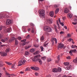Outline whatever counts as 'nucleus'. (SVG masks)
Instances as JSON below:
<instances>
[{"instance_id": "f257e3e1", "label": "nucleus", "mask_w": 77, "mask_h": 77, "mask_svg": "<svg viewBox=\"0 0 77 77\" xmlns=\"http://www.w3.org/2000/svg\"><path fill=\"white\" fill-rule=\"evenodd\" d=\"M38 12L40 14L39 16L41 18H42V19L45 18V16L44 14L45 11L44 10H40L38 11Z\"/></svg>"}, {"instance_id": "f03ea898", "label": "nucleus", "mask_w": 77, "mask_h": 77, "mask_svg": "<svg viewBox=\"0 0 77 77\" xmlns=\"http://www.w3.org/2000/svg\"><path fill=\"white\" fill-rule=\"evenodd\" d=\"M44 30L47 32H50L52 31V29L48 26H44Z\"/></svg>"}, {"instance_id": "7ed1b4c3", "label": "nucleus", "mask_w": 77, "mask_h": 77, "mask_svg": "<svg viewBox=\"0 0 77 77\" xmlns=\"http://www.w3.org/2000/svg\"><path fill=\"white\" fill-rule=\"evenodd\" d=\"M8 14H4L1 15V16L0 17L1 19H3V18H7L9 17V15H8Z\"/></svg>"}, {"instance_id": "20e7f679", "label": "nucleus", "mask_w": 77, "mask_h": 77, "mask_svg": "<svg viewBox=\"0 0 77 77\" xmlns=\"http://www.w3.org/2000/svg\"><path fill=\"white\" fill-rule=\"evenodd\" d=\"M64 47V44H62V43H60L59 44V45H58V49L59 50V48H63Z\"/></svg>"}, {"instance_id": "39448f33", "label": "nucleus", "mask_w": 77, "mask_h": 77, "mask_svg": "<svg viewBox=\"0 0 77 77\" xmlns=\"http://www.w3.org/2000/svg\"><path fill=\"white\" fill-rule=\"evenodd\" d=\"M25 63V60H23V61L22 60H20L18 63V66H21L23 65V63Z\"/></svg>"}, {"instance_id": "423d86ee", "label": "nucleus", "mask_w": 77, "mask_h": 77, "mask_svg": "<svg viewBox=\"0 0 77 77\" xmlns=\"http://www.w3.org/2000/svg\"><path fill=\"white\" fill-rule=\"evenodd\" d=\"M54 41H55V42L56 43H57V40L56 38H53L51 39V41L52 43V45H53L54 44Z\"/></svg>"}, {"instance_id": "0eeeda50", "label": "nucleus", "mask_w": 77, "mask_h": 77, "mask_svg": "<svg viewBox=\"0 0 77 77\" xmlns=\"http://www.w3.org/2000/svg\"><path fill=\"white\" fill-rule=\"evenodd\" d=\"M0 54H1V56L2 57H5L7 56V54L5 52H0Z\"/></svg>"}, {"instance_id": "6e6552de", "label": "nucleus", "mask_w": 77, "mask_h": 77, "mask_svg": "<svg viewBox=\"0 0 77 77\" xmlns=\"http://www.w3.org/2000/svg\"><path fill=\"white\" fill-rule=\"evenodd\" d=\"M11 23V20L8 19L6 20V24L8 25L10 24Z\"/></svg>"}, {"instance_id": "1a4fd4ad", "label": "nucleus", "mask_w": 77, "mask_h": 77, "mask_svg": "<svg viewBox=\"0 0 77 77\" xmlns=\"http://www.w3.org/2000/svg\"><path fill=\"white\" fill-rule=\"evenodd\" d=\"M38 58L37 57H36L35 56L34 57V59H32V60L33 61L37 62L38 61Z\"/></svg>"}, {"instance_id": "9d476101", "label": "nucleus", "mask_w": 77, "mask_h": 77, "mask_svg": "<svg viewBox=\"0 0 77 77\" xmlns=\"http://www.w3.org/2000/svg\"><path fill=\"white\" fill-rule=\"evenodd\" d=\"M52 71L54 72H58V70L57 69L54 68L53 69Z\"/></svg>"}, {"instance_id": "9b49d317", "label": "nucleus", "mask_w": 77, "mask_h": 77, "mask_svg": "<svg viewBox=\"0 0 77 77\" xmlns=\"http://www.w3.org/2000/svg\"><path fill=\"white\" fill-rule=\"evenodd\" d=\"M47 22L49 24H51L52 23V20L50 19H48L47 20Z\"/></svg>"}, {"instance_id": "f8f14e48", "label": "nucleus", "mask_w": 77, "mask_h": 77, "mask_svg": "<svg viewBox=\"0 0 77 77\" xmlns=\"http://www.w3.org/2000/svg\"><path fill=\"white\" fill-rule=\"evenodd\" d=\"M54 13L53 11H51L49 13V15L51 17H53L54 16Z\"/></svg>"}, {"instance_id": "ddd939ff", "label": "nucleus", "mask_w": 77, "mask_h": 77, "mask_svg": "<svg viewBox=\"0 0 77 77\" xmlns=\"http://www.w3.org/2000/svg\"><path fill=\"white\" fill-rule=\"evenodd\" d=\"M11 28H8V29H6L5 30V32H9V31H10V30H11Z\"/></svg>"}, {"instance_id": "4468645a", "label": "nucleus", "mask_w": 77, "mask_h": 77, "mask_svg": "<svg viewBox=\"0 0 77 77\" xmlns=\"http://www.w3.org/2000/svg\"><path fill=\"white\" fill-rule=\"evenodd\" d=\"M15 39L14 37H12L9 40V42H11L14 41V40Z\"/></svg>"}, {"instance_id": "2eb2a0df", "label": "nucleus", "mask_w": 77, "mask_h": 77, "mask_svg": "<svg viewBox=\"0 0 77 77\" xmlns=\"http://www.w3.org/2000/svg\"><path fill=\"white\" fill-rule=\"evenodd\" d=\"M69 12V10L67 9V8H66L64 9V12L65 13H67Z\"/></svg>"}, {"instance_id": "dca6fc26", "label": "nucleus", "mask_w": 77, "mask_h": 77, "mask_svg": "<svg viewBox=\"0 0 77 77\" xmlns=\"http://www.w3.org/2000/svg\"><path fill=\"white\" fill-rule=\"evenodd\" d=\"M38 62H39V63H40V65H42V62L41 59H38Z\"/></svg>"}, {"instance_id": "f3484780", "label": "nucleus", "mask_w": 77, "mask_h": 77, "mask_svg": "<svg viewBox=\"0 0 77 77\" xmlns=\"http://www.w3.org/2000/svg\"><path fill=\"white\" fill-rule=\"evenodd\" d=\"M5 63L6 64H7L9 66H11L12 65V63H10L8 61H6Z\"/></svg>"}, {"instance_id": "a211bd4d", "label": "nucleus", "mask_w": 77, "mask_h": 77, "mask_svg": "<svg viewBox=\"0 0 77 77\" xmlns=\"http://www.w3.org/2000/svg\"><path fill=\"white\" fill-rule=\"evenodd\" d=\"M22 29L23 31V32H26V29L25 27V26H23L22 27Z\"/></svg>"}, {"instance_id": "6ab92c4d", "label": "nucleus", "mask_w": 77, "mask_h": 77, "mask_svg": "<svg viewBox=\"0 0 77 77\" xmlns=\"http://www.w3.org/2000/svg\"><path fill=\"white\" fill-rule=\"evenodd\" d=\"M71 67L72 66L71 65L68 66H67V69L68 70H69L71 68Z\"/></svg>"}, {"instance_id": "aec40b11", "label": "nucleus", "mask_w": 77, "mask_h": 77, "mask_svg": "<svg viewBox=\"0 0 77 77\" xmlns=\"http://www.w3.org/2000/svg\"><path fill=\"white\" fill-rule=\"evenodd\" d=\"M30 52H31L32 53H33L34 52H35V49L34 48H32L30 50Z\"/></svg>"}, {"instance_id": "412c9836", "label": "nucleus", "mask_w": 77, "mask_h": 77, "mask_svg": "<svg viewBox=\"0 0 77 77\" xmlns=\"http://www.w3.org/2000/svg\"><path fill=\"white\" fill-rule=\"evenodd\" d=\"M59 11V8H57L56 10V11H55V13L56 14H57L58 13V12Z\"/></svg>"}, {"instance_id": "4be33fe9", "label": "nucleus", "mask_w": 77, "mask_h": 77, "mask_svg": "<svg viewBox=\"0 0 77 77\" xmlns=\"http://www.w3.org/2000/svg\"><path fill=\"white\" fill-rule=\"evenodd\" d=\"M51 61V59L50 58H48L47 60V62H50Z\"/></svg>"}, {"instance_id": "5701e85b", "label": "nucleus", "mask_w": 77, "mask_h": 77, "mask_svg": "<svg viewBox=\"0 0 77 77\" xmlns=\"http://www.w3.org/2000/svg\"><path fill=\"white\" fill-rule=\"evenodd\" d=\"M58 72H60L62 71V69L60 67H58Z\"/></svg>"}, {"instance_id": "b1692460", "label": "nucleus", "mask_w": 77, "mask_h": 77, "mask_svg": "<svg viewBox=\"0 0 77 77\" xmlns=\"http://www.w3.org/2000/svg\"><path fill=\"white\" fill-rule=\"evenodd\" d=\"M64 65L66 66H67L69 65V62H66V63H64Z\"/></svg>"}, {"instance_id": "393cba45", "label": "nucleus", "mask_w": 77, "mask_h": 77, "mask_svg": "<svg viewBox=\"0 0 77 77\" xmlns=\"http://www.w3.org/2000/svg\"><path fill=\"white\" fill-rule=\"evenodd\" d=\"M10 51V49L9 48H8L6 49L5 51L6 53H8V52H9Z\"/></svg>"}, {"instance_id": "a878e982", "label": "nucleus", "mask_w": 77, "mask_h": 77, "mask_svg": "<svg viewBox=\"0 0 77 77\" xmlns=\"http://www.w3.org/2000/svg\"><path fill=\"white\" fill-rule=\"evenodd\" d=\"M31 46H32L31 45H30L29 46H26L25 47V48L26 49H27L28 48H29L31 47Z\"/></svg>"}, {"instance_id": "bb28decb", "label": "nucleus", "mask_w": 77, "mask_h": 77, "mask_svg": "<svg viewBox=\"0 0 77 77\" xmlns=\"http://www.w3.org/2000/svg\"><path fill=\"white\" fill-rule=\"evenodd\" d=\"M68 17L69 18H71L72 17V14H69Z\"/></svg>"}, {"instance_id": "cd10ccee", "label": "nucleus", "mask_w": 77, "mask_h": 77, "mask_svg": "<svg viewBox=\"0 0 77 77\" xmlns=\"http://www.w3.org/2000/svg\"><path fill=\"white\" fill-rule=\"evenodd\" d=\"M41 59L43 60H45L46 59V57H41Z\"/></svg>"}, {"instance_id": "c85d7f7f", "label": "nucleus", "mask_w": 77, "mask_h": 77, "mask_svg": "<svg viewBox=\"0 0 77 77\" xmlns=\"http://www.w3.org/2000/svg\"><path fill=\"white\" fill-rule=\"evenodd\" d=\"M39 69L38 67H36L35 68L34 70L38 71V70H39Z\"/></svg>"}, {"instance_id": "c756f323", "label": "nucleus", "mask_w": 77, "mask_h": 77, "mask_svg": "<svg viewBox=\"0 0 77 77\" xmlns=\"http://www.w3.org/2000/svg\"><path fill=\"white\" fill-rule=\"evenodd\" d=\"M76 45H72V46H71V48H76Z\"/></svg>"}, {"instance_id": "7c9ffc66", "label": "nucleus", "mask_w": 77, "mask_h": 77, "mask_svg": "<svg viewBox=\"0 0 77 77\" xmlns=\"http://www.w3.org/2000/svg\"><path fill=\"white\" fill-rule=\"evenodd\" d=\"M39 51H37L35 52V53H34V54L35 55L38 54H39Z\"/></svg>"}, {"instance_id": "2f4dec72", "label": "nucleus", "mask_w": 77, "mask_h": 77, "mask_svg": "<svg viewBox=\"0 0 77 77\" xmlns=\"http://www.w3.org/2000/svg\"><path fill=\"white\" fill-rule=\"evenodd\" d=\"M40 49H41V51H42L44 50V48L42 46H40Z\"/></svg>"}, {"instance_id": "473e14b6", "label": "nucleus", "mask_w": 77, "mask_h": 77, "mask_svg": "<svg viewBox=\"0 0 77 77\" xmlns=\"http://www.w3.org/2000/svg\"><path fill=\"white\" fill-rule=\"evenodd\" d=\"M72 52L73 53H77V51L76 50V49L72 50Z\"/></svg>"}, {"instance_id": "72a5a7b5", "label": "nucleus", "mask_w": 77, "mask_h": 77, "mask_svg": "<svg viewBox=\"0 0 77 77\" xmlns=\"http://www.w3.org/2000/svg\"><path fill=\"white\" fill-rule=\"evenodd\" d=\"M5 74L7 76H10V75H11V74H10L9 73L7 72H6L5 73Z\"/></svg>"}, {"instance_id": "f704fd0d", "label": "nucleus", "mask_w": 77, "mask_h": 77, "mask_svg": "<svg viewBox=\"0 0 77 77\" xmlns=\"http://www.w3.org/2000/svg\"><path fill=\"white\" fill-rule=\"evenodd\" d=\"M3 63L1 61H0V66L1 67L3 66Z\"/></svg>"}, {"instance_id": "c9c22d12", "label": "nucleus", "mask_w": 77, "mask_h": 77, "mask_svg": "<svg viewBox=\"0 0 77 77\" xmlns=\"http://www.w3.org/2000/svg\"><path fill=\"white\" fill-rule=\"evenodd\" d=\"M74 21L75 22H77V17H76L74 19Z\"/></svg>"}, {"instance_id": "e433bc0d", "label": "nucleus", "mask_w": 77, "mask_h": 77, "mask_svg": "<svg viewBox=\"0 0 77 77\" xmlns=\"http://www.w3.org/2000/svg\"><path fill=\"white\" fill-rule=\"evenodd\" d=\"M40 40L41 41H43L44 40V37L43 36L41 37L40 38Z\"/></svg>"}, {"instance_id": "4c0bfd02", "label": "nucleus", "mask_w": 77, "mask_h": 77, "mask_svg": "<svg viewBox=\"0 0 77 77\" xmlns=\"http://www.w3.org/2000/svg\"><path fill=\"white\" fill-rule=\"evenodd\" d=\"M29 53L28 52L26 51L25 53V54L27 56L28 55Z\"/></svg>"}, {"instance_id": "58836bf2", "label": "nucleus", "mask_w": 77, "mask_h": 77, "mask_svg": "<svg viewBox=\"0 0 77 77\" xmlns=\"http://www.w3.org/2000/svg\"><path fill=\"white\" fill-rule=\"evenodd\" d=\"M44 34L45 35H48V33L46 32H44Z\"/></svg>"}, {"instance_id": "ea45409f", "label": "nucleus", "mask_w": 77, "mask_h": 77, "mask_svg": "<svg viewBox=\"0 0 77 77\" xmlns=\"http://www.w3.org/2000/svg\"><path fill=\"white\" fill-rule=\"evenodd\" d=\"M15 41H15V45H17L18 44V41L16 40H15Z\"/></svg>"}, {"instance_id": "a19ab883", "label": "nucleus", "mask_w": 77, "mask_h": 77, "mask_svg": "<svg viewBox=\"0 0 77 77\" xmlns=\"http://www.w3.org/2000/svg\"><path fill=\"white\" fill-rule=\"evenodd\" d=\"M71 35L70 34H68L67 35V37H71Z\"/></svg>"}, {"instance_id": "79ce46f5", "label": "nucleus", "mask_w": 77, "mask_h": 77, "mask_svg": "<svg viewBox=\"0 0 77 77\" xmlns=\"http://www.w3.org/2000/svg\"><path fill=\"white\" fill-rule=\"evenodd\" d=\"M32 33H34V29L33 28H32Z\"/></svg>"}, {"instance_id": "37998d69", "label": "nucleus", "mask_w": 77, "mask_h": 77, "mask_svg": "<svg viewBox=\"0 0 77 77\" xmlns=\"http://www.w3.org/2000/svg\"><path fill=\"white\" fill-rule=\"evenodd\" d=\"M11 75H12L13 76V77H16V76L14 74H11ZM8 77H11L10 76H8Z\"/></svg>"}, {"instance_id": "c03bdc74", "label": "nucleus", "mask_w": 77, "mask_h": 77, "mask_svg": "<svg viewBox=\"0 0 77 77\" xmlns=\"http://www.w3.org/2000/svg\"><path fill=\"white\" fill-rule=\"evenodd\" d=\"M46 42H45V43L44 44V45H43L44 46H46L48 44V43H46Z\"/></svg>"}, {"instance_id": "a18cd8bd", "label": "nucleus", "mask_w": 77, "mask_h": 77, "mask_svg": "<svg viewBox=\"0 0 77 77\" xmlns=\"http://www.w3.org/2000/svg\"><path fill=\"white\" fill-rule=\"evenodd\" d=\"M36 57L38 58V57H40V55H36L35 56Z\"/></svg>"}, {"instance_id": "49530a36", "label": "nucleus", "mask_w": 77, "mask_h": 77, "mask_svg": "<svg viewBox=\"0 0 77 77\" xmlns=\"http://www.w3.org/2000/svg\"><path fill=\"white\" fill-rule=\"evenodd\" d=\"M60 55H58V56H57V59L58 60H60Z\"/></svg>"}, {"instance_id": "de8ad7c7", "label": "nucleus", "mask_w": 77, "mask_h": 77, "mask_svg": "<svg viewBox=\"0 0 77 77\" xmlns=\"http://www.w3.org/2000/svg\"><path fill=\"white\" fill-rule=\"evenodd\" d=\"M68 41L70 42L71 41H73V40L72 38H70V39H68Z\"/></svg>"}, {"instance_id": "09e8293b", "label": "nucleus", "mask_w": 77, "mask_h": 77, "mask_svg": "<svg viewBox=\"0 0 77 77\" xmlns=\"http://www.w3.org/2000/svg\"><path fill=\"white\" fill-rule=\"evenodd\" d=\"M58 20H59V22L60 24H61V23L60 19V18H59L58 19Z\"/></svg>"}, {"instance_id": "8fccbe9b", "label": "nucleus", "mask_w": 77, "mask_h": 77, "mask_svg": "<svg viewBox=\"0 0 77 77\" xmlns=\"http://www.w3.org/2000/svg\"><path fill=\"white\" fill-rule=\"evenodd\" d=\"M14 66H15L14 64L12 66V68L13 69H15Z\"/></svg>"}, {"instance_id": "3c124183", "label": "nucleus", "mask_w": 77, "mask_h": 77, "mask_svg": "<svg viewBox=\"0 0 77 77\" xmlns=\"http://www.w3.org/2000/svg\"><path fill=\"white\" fill-rule=\"evenodd\" d=\"M66 58L67 60H69L71 59V57H70L69 56V57H66Z\"/></svg>"}, {"instance_id": "603ef678", "label": "nucleus", "mask_w": 77, "mask_h": 77, "mask_svg": "<svg viewBox=\"0 0 77 77\" xmlns=\"http://www.w3.org/2000/svg\"><path fill=\"white\" fill-rule=\"evenodd\" d=\"M26 41V39H24V40H22L21 41V42H25Z\"/></svg>"}, {"instance_id": "864d4df0", "label": "nucleus", "mask_w": 77, "mask_h": 77, "mask_svg": "<svg viewBox=\"0 0 77 77\" xmlns=\"http://www.w3.org/2000/svg\"><path fill=\"white\" fill-rule=\"evenodd\" d=\"M31 68L32 70H35V67L33 66L31 67Z\"/></svg>"}, {"instance_id": "5fc2aeb1", "label": "nucleus", "mask_w": 77, "mask_h": 77, "mask_svg": "<svg viewBox=\"0 0 77 77\" xmlns=\"http://www.w3.org/2000/svg\"><path fill=\"white\" fill-rule=\"evenodd\" d=\"M54 7L55 8H57V6L56 5H54Z\"/></svg>"}, {"instance_id": "6e6d98bb", "label": "nucleus", "mask_w": 77, "mask_h": 77, "mask_svg": "<svg viewBox=\"0 0 77 77\" xmlns=\"http://www.w3.org/2000/svg\"><path fill=\"white\" fill-rule=\"evenodd\" d=\"M30 25L31 26H34V25L32 23H30Z\"/></svg>"}, {"instance_id": "4d7b16f0", "label": "nucleus", "mask_w": 77, "mask_h": 77, "mask_svg": "<svg viewBox=\"0 0 77 77\" xmlns=\"http://www.w3.org/2000/svg\"><path fill=\"white\" fill-rule=\"evenodd\" d=\"M54 29H57V26L55 25H54Z\"/></svg>"}, {"instance_id": "13d9d810", "label": "nucleus", "mask_w": 77, "mask_h": 77, "mask_svg": "<svg viewBox=\"0 0 77 77\" xmlns=\"http://www.w3.org/2000/svg\"><path fill=\"white\" fill-rule=\"evenodd\" d=\"M38 75V72L35 73V75L37 76Z\"/></svg>"}, {"instance_id": "bf43d9fd", "label": "nucleus", "mask_w": 77, "mask_h": 77, "mask_svg": "<svg viewBox=\"0 0 77 77\" xmlns=\"http://www.w3.org/2000/svg\"><path fill=\"white\" fill-rule=\"evenodd\" d=\"M57 25L58 26V27H60L59 24V23L57 22Z\"/></svg>"}, {"instance_id": "052dcab7", "label": "nucleus", "mask_w": 77, "mask_h": 77, "mask_svg": "<svg viewBox=\"0 0 77 77\" xmlns=\"http://www.w3.org/2000/svg\"><path fill=\"white\" fill-rule=\"evenodd\" d=\"M30 35H28L26 37V38L28 39L29 38Z\"/></svg>"}, {"instance_id": "680f3d73", "label": "nucleus", "mask_w": 77, "mask_h": 77, "mask_svg": "<svg viewBox=\"0 0 77 77\" xmlns=\"http://www.w3.org/2000/svg\"><path fill=\"white\" fill-rule=\"evenodd\" d=\"M1 41L3 42H5V40H4V39H2L1 40Z\"/></svg>"}, {"instance_id": "e2e57ef3", "label": "nucleus", "mask_w": 77, "mask_h": 77, "mask_svg": "<svg viewBox=\"0 0 77 77\" xmlns=\"http://www.w3.org/2000/svg\"><path fill=\"white\" fill-rule=\"evenodd\" d=\"M72 23L74 25H76V24H77V22H76V23L73 22V23Z\"/></svg>"}, {"instance_id": "0e129e2a", "label": "nucleus", "mask_w": 77, "mask_h": 77, "mask_svg": "<svg viewBox=\"0 0 77 77\" xmlns=\"http://www.w3.org/2000/svg\"><path fill=\"white\" fill-rule=\"evenodd\" d=\"M18 38V39L19 40H21V37H19Z\"/></svg>"}, {"instance_id": "69168bd1", "label": "nucleus", "mask_w": 77, "mask_h": 77, "mask_svg": "<svg viewBox=\"0 0 77 77\" xmlns=\"http://www.w3.org/2000/svg\"><path fill=\"white\" fill-rule=\"evenodd\" d=\"M2 35L0 34V39H1L2 38Z\"/></svg>"}, {"instance_id": "338daca9", "label": "nucleus", "mask_w": 77, "mask_h": 77, "mask_svg": "<svg viewBox=\"0 0 77 77\" xmlns=\"http://www.w3.org/2000/svg\"><path fill=\"white\" fill-rule=\"evenodd\" d=\"M60 24H61V26H64V24L63 23H61Z\"/></svg>"}, {"instance_id": "774afa93", "label": "nucleus", "mask_w": 77, "mask_h": 77, "mask_svg": "<svg viewBox=\"0 0 77 77\" xmlns=\"http://www.w3.org/2000/svg\"><path fill=\"white\" fill-rule=\"evenodd\" d=\"M8 39V38H5V41H6Z\"/></svg>"}]
</instances>
